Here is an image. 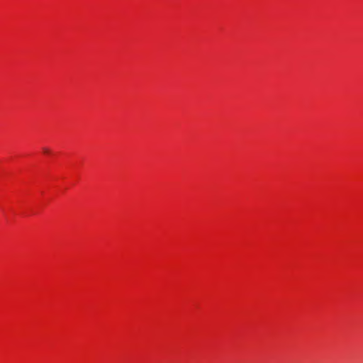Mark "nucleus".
Masks as SVG:
<instances>
[{"mask_svg": "<svg viewBox=\"0 0 363 363\" xmlns=\"http://www.w3.org/2000/svg\"><path fill=\"white\" fill-rule=\"evenodd\" d=\"M43 152H44L45 153H46V154H48V153H49V152H50V151H49L48 148H47V147H44V148H43Z\"/></svg>", "mask_w": 363, "mask_h": 363, "instance_id": "1", "label": "nucleus"}]
</instances>
